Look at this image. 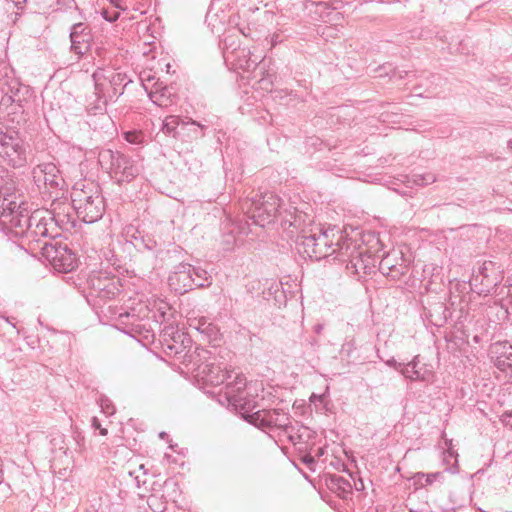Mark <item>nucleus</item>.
Wrapping results in <instances>:
<instances>
[{
  "label": "nucleus",
  "mask_w": 512,
  "mask_h": 512,
  "mask_svg": "<svg viewBox=\"0 0 512 512\" xmlns=\"http://www.w3.org/2000/svg\"><path fill=\"white\" fill-rule=\"evenodd\" d=\"M495 364L502 371L512 370V347H510L509 352L501 353L497 357Z\"/></svg>",
  "instance_id": "30"
},
{
  "label": "nucleus",
  "mask_w": 512,
  "mask_h": 512,
  "mask_svg": "<svg viewBox=\"0 0 512 512\" xmlns=\"http://www.w3.org/2000/svg\"><path fill=\"white\" fill-rule=\"evenodd\" d=\"M338 261L346 264L349 274L362 278L369 275L375 268L376 260L364 246L351 239H345L339 249Z\"/></svg>",
  "instance_id": "3"
},
{
  "label": "nucleus",
  "mask_w": 512,
  "mask_h": 512,
  "mask_svg": "<svg viewBox=\"0 0 512 512\" xmlns=\"http://www.w3.org/2000/svg\"><path fill=\"white\" fill-rule=\"evenodd\" d=\"M165 435H166V433H165V432H161V433L159 434V436H160L161 438H164V436H165Z\"/></svg>",
  "instance_id": "52"
},
{
  "label": "nucleus",
  "mask_w": 512,
  "mask_h": 512,
  "mask_svg": "<svg viewBox=\"0 0 512 512\" xmlns=\"http://www.w3.org/2000/svg\"><path fill=\"white\" fill-rule=\"evenodd\" d=\"M9 1L12 2L16 6H19L20 4H23L26 2V0H9Z\"/></svg>",
  "instance_id": "45"
},
{
  "label": "nucleus",
  "mask_w": 512,
  "mask_h": 512,
  "mask_svg": "<svg viewBox=\"0 0 512 512\" xmlns=\"http://www.w3.org/2000/svg\"><path fill=\"white\" fill-rule=\"evenodd\" d=\"M194 266L181 263L177 265L174 271L168 277V283L172 290L178 294H184L194 287H205V283L198 281L192 276Z\"/></svg>",
  "instance_id": "13"
},
{
  "label": "nucleus",
  "mask_w": 512,
  "mask_h": 512,
  "mask_svg": "<svg viewBox=\"0 0 512 512\" xmlns=\"http://www.w3.org/2000/svg\"><path fill=\"white\" fill-rule=\"evenodd\" d=\"M98 163L117 183L130 182L139 173L138 167L129 157L111 149L99 152Z\"/></svg>",
  "instance_id": "5"
},
{
  "label": "nucleus",
  "mask_w": 512,
  "mask_h": 512,
  "mask_svg": "<svg viewBox=\"0 0 512 512\" xmlns=\"http://www.w3.org/2000/svg\"><path fill=\"white\" fill-rule=\"evenodd\" d=\"M30 215L26 208L17 205L15 201H9L6 207L2 206L0 211V226L6 233L24 236L29 227Z\"/></svg>",
  "instance_id": "8"
},
{
  "label": "nucleus",
  "mask_w": 512,
  "mask_h": 512,
  "mask_svg": "<svg viewBox=\"0 0 512 512\" xmlns=\"http://www.w3.org/2000/svg\"><path fill=\"white\" fill-rule=\"evenodd\" d=\"M186 124H190L192 126H197L198 128H194L193 130V138H201L204 136V132L202 131L204 129V126L197 123L196 121L192 120L191 122H187Z\"/></svg>",
  "instance_id": "34"
},
{
  "label": "nucleus",
  "mask_w": 512,
  "mask_h": 512,
  "mask_svg": "<svg viewBox=\"0 0 512 512\" xmlns=\"http://www.w3.org/2000/svg\"><path fill=\"white\" fill-rule=\"evenodd\" d=\"M281 217V226L283 229H290L294 228L295 230H298L301 226V214H297L295 212L291 211H285L284 214L279 210L278 215Z\"/></svg>",
  "instance_id": "27"
},
{
  "label": "nucleus",
  "mask_w": 512,
  "mask_h": 512,
  "mask_svg": "<svg viewBox=\"0 0 512 512\" xmlns=\"http://www.w3.org/2000/svg\"><path fill=\"white\" fill-rule=\"evenodd\" d=\"M501 421L505 424V425H510L512 426V413H505L502 415V418H501Z\"/></svg>",
  "instance_id": "41"
},
{
  "label": "nucleus",
  "mask_w": 512,
  "mask_h": 512,
  "mask_svg": "<svg viewBox=\"0 0 512 512\" xmlns=\"http://www.w3.org/2000/svg\"><path fill=\"white\" fill-rule=\"evenodd\" d=\"M339 14L336 13L335 15H333V18H338Z\"/></svg>",
  "instance_id": "55"
},
{
  "label": "nucleus",
  "mask_w": 512,
  "mask_h": 512,
  "mask_svg": "<svg viewBox=\"0 0 512 512\" xmlns=\"http://www.w3.org/2000/svg\"><path fill=\"white\" fill-rule=\"evenodd\" d=\"M355 488H356V490H360V484H357V485L355 484ZM362 488H363V484L361 483V489Z\"/></svg>",
  "instance_id": "48"
},
{
  "label": "nucleus",
  "mask_w": 512,
  "mask_h": 512,
  "mask_svg": "<svg viewBox=\"0 0 512 512\" xmlns=\"http://www.w3.org/2000/svg\"><path fill=\"white\" fill-rule=\"evenodd\" d=\"M508 148L512 150V140L508 141Z\"/></svg>",
  "instance_id": "50"
},
{
  "label": "nucleus",
  "mask_w": 512,
  "mask_h": 512,
  "mask_svg": "<svg viewBox=\"0 0 512 512\" xmlns=\"http://www.w3.org/2000/svg\"><path fill=\"white\" fill-rule=\"evenodd\" d=\"M197 356L204 362L197 366V376L208 385L218 386L225 384V382L232 377V372L228 371L225 367L215 362H208L210 352L205 349H197Z\"/></svg>",
  "instance_id": "11"
},
{
  "label": "nucleus",
  "mask_w": 512,
  "mask_h": 512,
  "mask_svg": "<svg viewBox=\"0 0 512 512\" xmlns=\"http://www.w3.org/2000/svg\"><path fill=\"white\" fill-rule=\"evenodd\" d=\"M93 79L95 82V93L99 101L106 104L108 100H112L114 95L111 88L109 87L107 75L104 69H98L93 73Z\"/></svg>",
  "instance_id": "22"
},
{
  "label": "nucleus",
  "mask_w": 512,
  "mask_h": 512,
  "mask_svg": "<svg viewBox=\"0 0 512 512\" xmlns=\"http://www.w3.org/2000/svg\"><path fill=\"white\" fill-rule=\"evenodd\" d=\"M470 483L463 482L453 486L450 491V499L453 504L457 506H464L466 503L470 502Z\"/></svg>",
  "instance_id": "24"
},
{
  "label": "nucleus",
  "mask_w": 512,
  "mask_h": 512,
  "mask_svg": "<svg viewBox=\"0 0 512 512\" xmlns=\"http://www.w3.org/2000/svg\"><path fill=\"white\" fill-rule=\"evenodd\" d=\"M131 328L129 331H125L126 333H137L142 334V329H144V325L140 323H135V321L129 323Z\"/></svg>",
  "instance_id": "35"
},
{
  "label": "nucleus",
  "mask_w": 512,
  "mask_h": 512,
  "mask_svg": "<svg viewBox=\"0 0 512 512\" xmlns=\"http://www.w3.org/2000/svg\"><path fill=\"white\" fill-rule=\"evenodd\" d=\"M192 276L197 278L198 281L204 282L206 284L205 286H209L211 284L210 277L208 276L207 271L204 269L194 267Z\"/></svg>",
  "instance_id": "33"
},
{
  "label": "nucleus",
  "mask_w": 512,
  "mask_h": 512,
  "mask_svg": "<svg viewBox=\"0 0 512 512\" xmlns=\"http://www.w3.org/2000/svg\"><path fill=\"white\" fill-rule=\"evenodd\" d=\"M111 3H112L113 5H115L117 8H120V9H123V10L125 9V8H123V7H122V5L120 4L119 0H111Z\"/></svg>",
  "instance_id": "44"
},
{
  "label": "nucleus",
  "mask_w": 512,
  "mask_h": 512,
  "mask_svg": "<svg viewBox=\"0 0 512 512\" xmlns=\"http://www.w3.org/2000/svg\"><path fill=\"white\" fill-rule=\"evenodd\" d=\"M422 476L426 478L427 484H432L440 476V473L422 474Z\"/></svg>",
  "instance_id": "40"
},
{
  "label": "nucleus",
  "mask_w": 512,
  "mask_h": 512,
  "mask_svg": "<svg viewBox=\"0 0 512 512\" xmlns=\"http://www.w3.org/2000/svg\"><path fill=\"white\" fill-rule=\"evenodd\" d=\"M122 318H133L135 320V314L134 312H129V311H125V312H121L119 314V319H122Z\"/></svg>",
  "instance_id": "43"
},
{
  "label": "nucleus",
  "mask_w": 512,
  "mask_h": 512,
  "mask_svg": "<svg viewBox=\"0 0 512 512\" xmlns=\"http://www.w3.org/2000/svg\"><path fill=\"white\" fill-rule=\"evenodd\" d=\"M184 123L179 116L170 115L163 120L162 131L169 136L176 138L178 136L177 128Z\"/></svg>",
  "instance_id": "29"
},
{
  "label": "nucleus",
  "mask_w": 512,
  "mask_h": 512,
  "mask_svg": "<svg viewBox=\"0 0 512 512\" xmlns=\"http://www.w3.org/2000/svg\"><path fill=\"white\" fill-rule=\"evenodd\" d=\"M32 179L37 188V192L41 193L50 189H58L64 185V179L59 169L54 163H43L32 169Z\"/></svg>",
  "instance_id": "12"
},
{
  "label": "nucleus",
  "mask_w": 512,
  "mask_h": 512,
  "mask_svg": "<svg viewBox=\"0 0 512 512\" xmlns=\"http://www.w3.org/2000/svg\"><path fill=\"white\" fill-rule=\"evenodd\" d=\"M294 232H295L294 230L289 231L291 237L293 236Z\"/></svg>",
  "instance_id": "54"
},
{
  "label": "nucleus",
  "mask_w": 512,
  "mask_h": 512,
  "mask_svg": "<svg viewBox=\"0 0 512 512\" xmlns=\"http://www.w3.org/2000/svg\"><path fill=\"white\" fill-rule=\"evenodd\" d=\"M250 219L254 224L265 227L271 224L279 213L281 199L274 193H265L258 200L252 202Z\"/></svg>",
  "instance_id": "9"
},
{
  "label": "nucleus",
  "mask_w": 512,
  "mask_h": 512,
  "mask_svg": "<svg viewBox=\"0 0 512 512\" xmlns=\"http://www.w3.org/2000/svg\"><path fill=\"white\" fill-rule=\"evenodd\" d=\"M91 422H92V427H93L94 429H98V430L100 431V434H101L102 436L107 435V429H106V428H102V427H101V424H100V422H99L98 418L93 417V418H92V420H91Z\"/></svg>",
  "instance_id": "36"
},
{
  "label": "nucleus",
  "mask_w": 512,
  "mask_h": 512,
  "mask_svg": "<svg viewBox=\"0 0 512 512\" xmlns=\"http://www.w3.org/2000/svg\"><path fill=\"white\" fill-rule=\"evenodd\" d=\"M19 192L17 177L14 172L8 170L4 166H0V198L4 201L9 196Z\"/></svg>",
  "instance_id": "21"
},
{
  "label": "nucleus",
  "mask_w": 512,
  "mask_h": 512,
  "mask_svg": "<svg viewBox=\"0 0 512 512\" xmlns=\"http://www.w3.org/2000/svg\"><path fill=\"white\" fill-rule=\"evenodd\" d=\"M400 373L409 380L430 382L433 380L434 372L427 364H421L420 356L416 355L409 363L403 365Z\"/></svg>",
  "instance_id": "18"
},
{
  "label": "nucleus",
  "mask_w": 512,
  "mask_h": 512,
  "mask_svg": "<svg viewBox=\"0 0 512 512\" xmlns=\"http://www.w3.org/2000/svg\"><path fill=\"white\" fill-rule=\"evenodd\" d=\"M386 364L390 367H393L395 368L396 370H398L400 372V369L403 367V364L402 363H399L397 362L394 358L392 359H389L386 361Z\"/></svg>",
  "instance_id": "39"
},
{
  "label": "nucleus",
  "mask_w": 512,
  "mask_h": 512,
  "mask_svg": "<svg viewBox=\"0 0 512 512\" xmlns=\"http://www.w3.org/2000/svg\"><path fill=\"white\" fill-rule=\"evenodd\" d=\"M21 121L25 122L26 121V118L25 117H22ZM17 123H20V120L17 121Z\"/></svg>",
  "instance_id": "53"
},
{
  "label": "nucleus",
  "mask_w": 512,
  "mask_h": 512,
  "mask_svg": "<svg viewBox=\"0 0 512 512\" xmlns=\"http://www.w3.org/2000/svg\"><path fill=\"white\" fill-rule=\"evenodd\" d=\"M172 96L168 87H160L158 85L155 87V90L149 92L151 101L160 107L171 105L173 103Z\"/></svg>",
  "instance_id": "26"
},
{
  "label": "nucleus",
  "mask_w": 512,
  "mask_h": 512,
  "mask_svg": "<svg viewBox=\"0 0 512 512\" xmlns=\"http://www.w3.org/2000/svg\"><path fill=\"white\" fill-rule=\"evenodd\" d=\"M224 59L226 62H230L236 70H242L243 72H254L258 65H261V70L265 68L264 57L253 55L247 48L225 51Z\"/></svg>",
  "instance_id": "14"
},
{
  "label": "nucleus",
  "mask_w": 512,
  "mask_h": 512,
  "mask_svg": "<svg viewBox=\"0 0 512 512\" xmlns=\"http://www.w3.org/2000/svg\"><path fill=\"white\" fill-rule=\"evenodd\" d=\"M124 138L131 144H140L143 141V134L138 131H128L124 133Z\"/></svg>",
  "instance_id": "32"
},
{
  "label": "nucleus",
  "mask_w": 512,
  "mask_h": 512,
  "mask_svg": "<svg viewBox=\"0 0 512 512\" xmlns=\"http://www.w3.org/2000/svg\"><path fill=\"white\" fill-rule=\"evenodd\" d=\"M347 239L336 227L316 228L310 232L301 231L296 243L300 252L309 258L320 260L335 255L338 258L339 249Z\"/></svg>",
  "instance_id": "1"
},
{
  "label": "nucleus",
  "mask_w": 512,
  "mask_h": 512,
  "mask_svg": "<svg viewBox=\"0 0 512 512\" xmlns=\"http://www.w3.org/2000/svg\"><path fill=\"white\" fill-rule=\"evenodd\" d=\"M0 88L3 93L0 108L9 110V114H24L25 106L31 98L30 88L14 78L1 83Z\"/></svg>",
  "instance_id": "6"
},
{
  "label": "nucleus",
  "mask_w": 512,
  "mask_h": 512,
  "mask_svg": "<svg viewBox=\"0 0 512 512\" xmlns=\"http://www.w3.org/2000/svg\"><path fill=\"white\" fill-rule=\"evenodd\" d=\"M189 326L197 330L200 334L206 336L209 340L216 339L218 329L205 317L190 319Z\"/></svg>",
  "instance_id": "25"
},
{
  "label": "nucleus",
  "mask_w": 512,
  "mask_h": 512,
  "mask_svg": "<svg viewBox=\"0 0 512 512\" xmlns=\"http://www.w3.org/2000/svg\"><path fill=\"white\" fill-rule=\"evenodd\" d=\"M435 181V178L432 175H428L427 177H422L421 182H418L420 185H427Z\"/></svg>",
  "instance_id": "42"
},
{
  "label": "nucleus",
  "mask_w": 512,
  "mask_h": 512,
  "mask_svg": "<svg viewBox=\"0 0 512 512\" xmlns=\"http://www.w3.org/2000/svg\"><path fill=\"white\" fill-rule=\"evenodd\" d=\"M231 372L232 377L225 382L227 390L225 394L230 402H237V393L246 387V378L242 374Z\"/></svg>",
  "instance_id": "23"
},
{
  "label": "nucleus",
  "mask_w": 512,
  "mask_h": 512,
  "mask_svg": "<svg viewBox=\"0 0 512 512\" xmlns=\"http://www.w3.org/2000/svg\"><path fill=\"white\" fill-rule=\"evenodd\" d=\"M71 198L77 216L83 222L90 224L102 218L104 200L99 189L92 183L83 188L74 187Z\"/></svg>",
  "instance_id": "2"
},
{
  "label": "nucleus",
  "mask_w": 512,
  "mask_h": 512,
  "mask_svg": "<svg viewBox=\"0 0 512 512\" xmlns=\"http://www.w3.org/2000/svg\"><path fill=\"white\" fill-rule=\"evenodd\" d=\"M342 4L343 2L341 0H335L333 2L308 0L305 3V8L317 15L318 19L326 22L333 19L331 18L332 11L341 8Z\"/></svg>",
  "instance_id": "20"
},
{
  "label": "nucleus",
  "mask_w": 512,
  "mask_h": 512,
  "mask_svg": "<svg viewBox=\"0 0 512 512\" xmlns=\"http://www.w3.org/2000/svg\"><path fill=\"white\" fill-rule=\"evenodd\" d=\"M101 408L105 411V413L107 414H113L114 413V409L113 407L111 406V403L108 399H105V400H102L101 401Z\"/></svg>",
  "instance_id": "37"
},
{
  "label": "nucleus",
  "mask_w": 512,
  "mask_h": 512,
  "mask_svg": "<svg viewBox=\"0 0 512 512\" xmlns=\"http://www.w3.org/2000/svg\"><path fill=\"white\" fill-rule=\"evenodd\" d=\"M277 36H273L272 38V45H275L277 43Z\"/></svg>",
  "instance_id": "47"
},
{
  "label": "nucleus",
  "mask_w": 512,
  "mask_h": 512,
  "mask_svg": "<svg viewBox=\"0 0 512 512\" xmlns=\"http://www.w3.org/2000/svg\"><path fill=\"white\" fill-rule=\"evenodd\" d=\"M0 156L14 168L27 164V145L18 132L0 129Z\"/></svg>",
  "instance_id": "7"
},
{
  "label": "nucleus",
  "mask_w": 512,
  "mask_h": 512,
  "mask_svg": "<svg viewBox=\"0 0 512 512\" xmlns=\"http://www.w3.org/2000/svg\"><path fill=\"white\" fill-rule=\"evenodd\" d=\"M145 332H146L147 334H145V335H144V338L148 339V337H149V336H148V334L150 333V331H149V330H145Z\"/></svg>",
  "instance_id": "51"
},
{
  "label": "nucleus",
  "mask_w": 512,
  "mask_h": 512,
  "mask_svg": "<svg viewBox=\"0 0 512 512\" xmlns=\"http://www.w3.org/2000/svg\"><path fill=\"white\" fill-rule=\"evenodd\" d=\"M311 461H312V459H311V458H310V459H306V460H305V462H311Z\"/></svg>",
  "instance_id": "57"
},
{
  "label": "nucleus",
  "mask_w": 512,
  "mask_h": 512,
  "mask_svg": "<svg viewBox=\"0 0 512 512\" xmlns=\"http://www.w3.org/2000/svg\"><path fill=\"white\" fill-rule=\"evenodd\" d=\"M45 255L59 272H70L76 267V256L67 246L44 244Z\"/></svg>",
  "instance_id": "15"
},
{
  "label": "nucleus",
  "mask_w": 512,
  "mask_h": 512,
  "mask_svg": "<svg viewBox=\"0 0 512 512\" xmlns=\"http://www.w3.org/2000/svg\"><path fill=\"white\" fill-rule=\"evenodd\" d=\"M380 272L392 279H398L406 273L407 263L400 251L393 250L387 253L379 262Z\"/></svg>",
  "instance_id": "16"
},
{
  "label": "nucleus",
  "mask_w": 512,
  "mask_h": 512,
  "mask_svg": "<svg viewBox=\"0 0 512 512\" xmlns=\"http://www.w3.org/2000/svg\"><path fill=\"white\" fill-rule=\"evenodd\" d=\"M118 16H119V14H118V13H115V14L113 15V17H109V18H108V17H106V16H104V17H105V19H107L108 21L112 22V21H115V20L118 18Z\"/></svg>",
  "instance_id": "46"
},
{
  "label": "nucleus",
  "mask_w": 512,
  "mask_h": 512,
  "mask_svg": "<svg viewBox=\"0 0 512 512\" xmlns=\"http://www.w3.org/2000/svg\"><path fill=\"white\" fill-rule=\"evenodd\" d=\"M109 87L112 90L114 97L117 94H122L119 87H125L130 80H127V76L124 73L120 72H111L109 76H107Z\"/></svg>",
  "instance_id": "28"
},
{
  "label": "nucleus",
  "mask_w": 512,
  "mask_h": 512,
  "mask_svg": "<svg viewBox=\"0 0 512 512\" xmlns=\"http://www.w3.org/2000/svg\"><path fill=\"white\" fill-rule=\"evenodd\" d=\"M71 50L78 56L87 53L91 46V34L83 23H76L70 31Z\"/></svg>",
  "instance_id": "19"
},
{
  "label": "nucleus",
  "mask_w": 512,
  "mask_h": 512,
  "mask_svg": "<svg viewBox=\"0 0 512 512\" xmlns=\"http://www.w3.org/2000/svg\"><path fill=\"white\" fill-rule=\"evenodd\" d=\"M91 295L101 299H113L121 291V280L107 271L93 272L88 278Z\"/></svg>",
  "instance_id": "10"
},
{
  "label": "nucleus",
  "mask_w": 512,
  "mask_h": 512,
  "mask_svg": "<svg viewBox=\"0 0 512 512\" xmlns=\"http://www.w3.org/2000/svg\"><path fill=\"white\" fill-rule=\"evenodd\" d=\"M355 488H356V490H360V484H357V485L355 484ZM362 488H363V484L361 483V489Z\"/></svg>",
  "instance_id": "49"
},
{
  "label": "nucleus",
  "mask_w": 512,
  "mask_h": 512,
  "mask_svg": "<svg viewBox=\"0 0 512 512\" xmlns=\"http://www.w3.org/2000/svg\"><path fill=\"white\" fill-rule=\"evenodd\" d=\"M52 217L46 210H35L31 213L29 218V227L24 233V236L34 241H40L42 237L49 236L48 221Z\"/></svg>",
  "instance_id": "17"
},
{
  "label": "nucleus",
  "mask_w": 512,
  "mask_h": 512,
  "mask_svg": "<svg viewBox=\"0 0 512 512\" xmlns=\"http://www.w3.org/2000/svg\"><path fill=\"white\" fill-rule=\"evenodd\" d=\"M261 78L259 79L258 83L260 85V88L265 90H271L273 86V77L274 74H270L268 71H261Z\"/></svg>",
  "instance_id": "31"
},
{
  "label": "nucleus",
  "mask_w": 512,
  "mask_h": 512,
  "mask_svg": "<svg viewBox=\"0 0 512 512\" xmlns=\"http://www.w3.org/2000/svg\"><path fill=\"white\" fill-rule=\"evenodd\" d=\"M509 303H512V296H509Z\"/></svg>",
  "instance_id": "56"
},
{
  "label": "nucleus",
  "mask_w": 512,
  "mask_h": 512,
  "mask_svg": "<svg viewBox=\"0 0 512 512\" xmlns=\"http://www.w3.org/2000/svg\"><path fill=\"white\" fill-rule=\"evenodd\" d=\"M355 349V344L353 340L347 341L343 344L342 350L347 351L350 354Z\"/></svg>",
  "instance_id": "38"
},
{
  "label": "nucleus",
  "mask_w": 512,
  "mask_h": 512,
  "mask_svg": "<svg viewBox=\"0 0 512 512\" xmlns=\"http://www.w3.org/2000/svg\"><path fill=\"white\" fill-rule=\"evenodd\" d=\"M242 410V417L248 423L262 431L281 430L293 441L291 433L294 431V426L292 425L291 417L288 413L281 409H263L250 412L246 410L245 407H242Z\"/></svg>",
  "instance_id": "4"
}]
</instances>
